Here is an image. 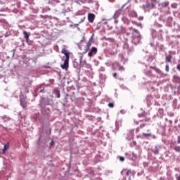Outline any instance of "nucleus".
<instances>
[{"label":"nucleus","instance_id":"obj_1","mask_svg":"<svg viewBox=\"0 0 180 180\" xmlns=\"http://www.w3.org/2000/svg\"><path fill=\"white\" fill-rule=\"evenodd\" d=\"M125 33L127 36H130V34H132V41L135 44L140 43L141 37H140V32H139V30L133 29V27H131L126 30Z\"/></svg>","mask_w":180,"mask_h":180},{"label":"nucleus","instance_id":"obj_2","mask_svg":"<svg viewBox=\"0 0 180 180\" xmlns=\"http://www.w3.org/2000/svg\"><path fill=\"white\" fill-rule=\"evenodd\" d=\"M61 53L65 56V60H64L63 64L60 65V67L63 70H65L67 71V70H68L70 63V52L63 49H62Z\"/></svg>","mask_w":180,"mask_h":180},{"label":"nucleus","instance_id":"obj_3","mask_svg":"<svg viewBox=\"0 0 180 180\" xmlns=\"http://www.w3.org/2000/svg\"><path fill=\"white\" fill-rule=\"evenodd\" d=\"M155 5H157V0H150V3H148L144 7L148 9H154Z\"/></svg>","mask_w":180,"mask_h":180},{"label":"nucleus","instance_id":"obj_4","mask_svg":"<svg viewBox=\"0 0 180 180\" xmlns=\"http://www.w3.org/2000/svg\"><path fill=\"white\" fill-rule=\"evenodd\" d=\"M98 53V49L96 47H92L90 51L88 53L89 57H92Z\"/></svg>","mask_w":180,"mask_h":180},{"label":"nucleus","instance_id":"obj_5","mask_svg":"<svg viewBox=\"0 0 180 180\" xmlns=\"http://www.w3.org/2000/svg\"><path fill=\"white\" fill-rule=\"evenodd\" d=\"M171 54L175 55L174 51H169V55L166 56L165 61L166 63H171L172 60V56Z\"/></svg>","mask_w":180,"mask_h":180},{"label":"nucleus","instance_id":"obj_6","mask_svg":"<svg viewBox=\"0 0 180 180\" xmlns=\"http://www.w3.org/2000/svg\"><path fill=\"white\" fill-rule=\"evenodd\" d=\"M20 105L25 109L27 108V103L26 102V98L20 97Z\"/></svg>","mask_w":180,"mask_h":180},{"label":"nucleus","instance_id":"obj_7","mask_svg":"<svg viewBox=\"0 0 180 180\" xmlns=\"http://www.w3.org/2000/svg\"><path fill=\"white\" fill-rule=\"evenodd\" d=\"M88 20L90 23H94V20H95V14L89 13L88 15Z\"/></svg>","mask_w":180,"mask_h":180},{"label":"nucleus","instance_id":"obj_8","mask_svg":"<svg viewBox=\"0 0 180 180\" xmlns=\"http://www.w3.org/2000/svg\"><path fill=\"white\" fill-rule=\"evenodd\" d=\"M45 86L44 84H40L37 89H35V91H39L40 93L43 92L44 91Z\"/></svg>","mask_w":180,"mask_h":180},{"label":"nucleus","instance_id":"obj_9","mask_svg":"<svg viewBox=\"0 0 180 180\" xmlns=\"http://www.w3.org/2000/svg\"><path fill=\"white\" fill-rule=\"evenodd\" d=\"M53 94L56 96V98H60L61 94H60V90L58 89H54Z\"/></svg>","mask_w":180,"mask_h":180},{"label":"nucleus","instance_id":"obj_10","mask_svg":"<svg viewBox=\"0 0 180 180\" xmlns=\"http://www.w3.org/2000/svg\"><path fill=\"white\" fill-rule=\"evenodd\" d=\"M24 37L27 41H29V37L30 36V33H28L26 31H23Z\"/></svg>","mask_w":180,"mask_h":180},{"label":"nucleus","instance_id":"obj_11","mask_svg":"<svg viewBox=\"0 0 180 180\" xmlns=\"http://www.w3.org/2000/svg\"><path fill=\"white\" fill-rule=\"evenodd\" d=\"M92 45V38H91L88 42H87V44H86V49L87 50H89V49H91V46Z\"/></svg>","mask_w":180,"mask_h":180},{"label":"nucleus","instance_id":"obj_12","mask_svg":"<svg viewBox=\"0 0 180 180\" xmlns=\"http://www.w3.org/2000/svg\"><path fill=\"white\" fill-rule=\"evenodd\" d=\"M8 148H9V143L4 144V148L3 149L4 154H5V153H6V150H8Z\"/></svg>","mask_w":180,"mask_h":180},{"label":"nucleus","instance_id":"obj_13","mask_svg":"<svg viewBox=\"0 0 180 180\" xmlns=\"http://www.w3.org/2000/svg\"><path fill=\"white\" fill-rule=\"evenodd\" d=\"M169 6V1H166L162 4V8H168Z\"/></svg>","mask_w":180,"mask_h":180},{"label":"nucleus","instance_id":"obj_14","mask_svg":"<svg viewBox=\"0 0 180 180\" xmlns=\"http://www.w3.org/2000/svg\"><path fill=\"white\" fill-rule=\"evenodd\" d=\"M119 127H120V124H119V122H115V131L119 130Z\"/></svg>","mask_w":180,"mask_h":180},{"label":"nucleus","instance_id":"obj_15","mask_svg":"<svg viewBox=\"0 0 180 180\" xmlns=\"http://www.w3.org/2000/svg\"><path fill=\"white\" fill-rule=\"evenodd\" d=\"M144 137H151V134L143 133Z\"/></svg>","mask_w":180,"mask_h":180},{"label":"nucleus","instance_id":"obj_16","mask_svg":"<svg viewBox=\"0 0 180 180\" xmlns=\"http://www.w3.org/2000/svg\"><path fill=\"white\" fill-rule=\"evenodd\" d=\"M174 150L176 151L177 153H180V147L179 146H175L174 147Z\"/></svg>","mask_w":180,"mask_h":180},{"label":"nucleus","instance_id":"obj_17","mask_svg":"<svg viewBox=\"0 0 180 180\" xmlns=\"http://www.w3.org/2000/svg\"><path fill=\"white\" fill-rule=\"evenodd\" d=\"M165 71L166 72H169V65H165Z\"/></svg>","mask_w":180,"mask_h":180},{"label":"nucleus","instance_id":"obj_18","mask_svg":"<svg viewBox=\"0 0 180 180\" xmlns=\"http://www.w3.org/2000/svg\"><path fill=\"white\" fill-rule=\"evenodd\" d=\"M83 58H84V56H79V60L80 64H82V60H83Z\"/></svg>","mask_w":180,"mask_h":180},{"label":"nucleus","instance_id":"obj_19","mask_svg":"<svg viewBox=\"0 0 180 180\" xmlns=\"http://www.w3.org/2000/svg\"><path fill=\"white\" fill-rule=\"evenodd\" d=\"M174 79H175V81H180V77L178 76H174Z\"/></svg>","mask_w":180,"mask_h":180},{"label":"nucleus","instance_id":"obj_20","mask_svg":"<svg viewBox=\"0 0 180 180\" xmlns=\"http://www.w3.org/2000/svg\"><path fill=\"white\" fill-rule=\"evenodd\" d=\"M146 124H140L139 127L140 129H143V127H146Z\"/></svg>","mask_w":180,"mask_h":180},{"label":"nucleus","instance_id":"obj_21","mask_svg":"<svg viewBox=\"0 0 180 180\" xmlns=\"http://www.w3.org/2000/svg\"><path fill=\"white\" fill-rule=\"evenodd\" d=\"M118 15H120V13H119L118 12L115 13L114 15V18L116 19V18H117Z\"/></svg>","mask_w":180,"mask_h":180},{"label":"nucleus","instance_id":"obj_22","mask_svg":"<svg viewBox=\"0 0 180 180\" xmlns=\"http://www.w3.org/2000/svg\"><path fill=\"white\" fill-rule=\"evenodd\" d=\"M120 160L122 161V162H123V161H124V157H120Z\"/></svg>","mask_w":180,"mask_h":180},{"label":"nucleus","instance_id":"obj_23","mask_svg":"<svg viewBox=\"0 0 180 180\" xmlns=\"http://www.w3.org/2000/svg\"><path fill=\"white\" fill-rule=\"evenodd\" d=\"M108 106H109L110 108H112V107H113V103H108Z\"/></svg>","mask_w":180,"mask_h":180},{"label":"nucleus","instance_id":"obj_24","mask_svg":"<svg viewBox=\"0 0 180 180\" xmlns=\"http://www.w3.org/2000/svg\"><path fill=\"white\" fill-rule=\"evenodd\" d=\"M50 84H54V79L49 80Z\"/></svg>","mask_w":180,"mask_h":180},{"label":"nucleus","instance_id":"obj_25","mask_svg":"<svg viewBox=\"0 0 180 180\" xmlns=\"http://www.w3.org/2000/svg\"><path fill=\"white\" fill-rule=\"evenodd\" d=\"M53 144H54V141L51 140V143H50V146H53Z\"/></svg>","mask_w":180,"mask_h":180},{"label":"nucleus","instance_id":"obj_26","mask_svg":"<svg viewBox=\"0 0 180 180\" xmlns=\"http://www.w3.org/2000/svg\"><path fill=\"white\" fill-rule=\"evenodd\" d=\"M176 69H177L179 71H180V64H179V65H177Z\"/></svg>","mask_w":180,"mask_h":180},{"label":"nucleus","instance_id":"obj_27","mask_svg":"<svg viewBox=\"0 0 180 180\" xmlns=\"http://www.w3.org/2000/svg\"><path fill=\"white\" fill-rule=\"evenodd\" d=\"M150 68H152V70H155V71H157L158 69H157V68L155 67H150Z\"/></svg>","mask_w":180,"mask_h":180},{"label":"nucleus","instance_id":"obj_28","mask_svg":"<svg viewBox=\"0 0 180 180\" xmlns=\"http://www.w3.org/2000/svg\"><path fill=\"white\" fill-rule=\"evenodd\" d=\"M129 171H127V172H126V175H127V176H129Z\"/></svg>","mask_w":180,"mask_h":180},{"label":"nucleus","instance_id":"obj_29","mask_svg":"<svg viewBox=\"0 0 180 180\" xmlns=\"http://www.w3.org/2000/svg\"><path fill=\"white\" fill-rule=\"evenodd\" d=\"M145 122H150V118L145 119Z\"/></svg>","mask_w":180,"mask_h":180},{"label":"nucleus","instance_id":"obj_30","mask_svg":"<svg viewBox=\"0 0 180 180\" xmlns=\"http://www.w3.org/2000/svg\"><path fill=\"white\" fill-rule=\"evenodd\" d=\"M117 75V73H114L113 77H114L115 78H116Z\"/></svg>","mask_w":180,"mask_h":180},{"label":"nucleus","instance_id":"obj_31","mask_svg":"<svg viewBox=\"0 0 180 180\" xmlns=\"http://www.w3.org/2000/svg\"><path fill=\"white\" fill-rule=\"evenodd\" d=\"M177 143H178V144H180V139H179H179L177 141Z\"/></svg>","mask_w":180,"mask_h":180},{"label":"nucleus","instance_id":"obj_32","mask_svg":"<svg viewBox=\"0 0 180 180\" xmlns=\"http://www.w3.org/2000/svg\"><path fill=\"white\" fill-rule=\"evenodd\" d=\"M115 23H117V20H115Z\"/></svg>","mask_w":180,"mask_h":180},{"label":"nucleus","instance_id":"obj_33","mask_svg":"<svg viewBox=\"0 0 180 180\" xmlns=\"http://www.w3.org/2000/svg\"><path fill=\"white\" fill-rule=\"evenodd\" d=\"M117 33H120V31L117 32Z\"/></svg>","mask_w":180,"mask_h":180}]
</instances>
